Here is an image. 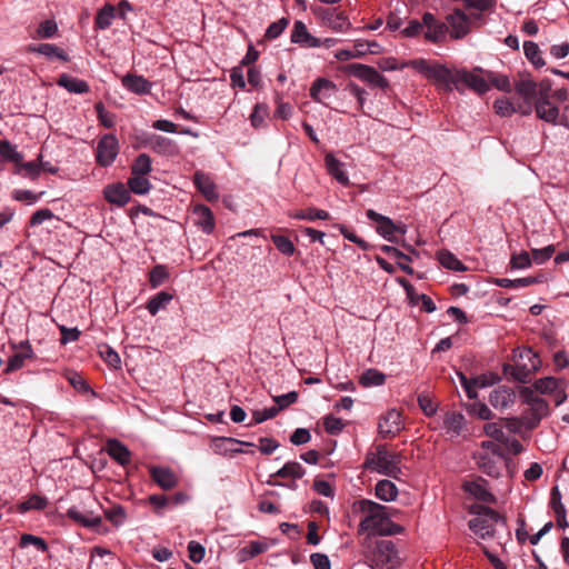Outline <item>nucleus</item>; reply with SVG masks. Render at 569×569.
Masks as SVG:
<instances>
[{"instance_id": "63", "label": "nucleus", "mask_w": 569, "mask_h": 569, "mask_svg": "<svg viewBox=\"0 0 569 569\" xmlns=\"http://www.w3.org/2000/svg\"><path fill=\"white\" fill-rule=\"evenodd\" d=\"M53 216V212L48 208L39 209L31 216L29 224L30 227L40 226L44 221L52 219Z\"/></svg>"}, {"instance_id": "49", "label": "nucleus", "mask_w": 569, "mask_h": 569, "mask_svg": "<svg viewBox=\"0 0 569 569\" xmlns=\"http://www.w3.org/2000/svg\"><path fill=\"white\" fill-rule=\"evenodd\" d=\"M99 353L101 358L112 368L117 369L121 365V359L117 351H114L110 346L102 345L99 347Z\"/></svg>"}, {"instance_id": "33", "label": "nucleus", "mask_w": 569, "mask_h": 569, "mask_svg": "<svg viewBox=\"0 0 569 569\" xmlns=\"http://www.w3.org/2000/svg\"><path fill=\"white\" fill-rule=\"evenodd\" d=\"M305 473L306 470L299 462L289 461L277 472L272 473L271 477L301 479Z\"/></svg>"}, {"instance_id": "2", "label": "nucleus", "mask_w": 569, "mask_h": 569, "mask_svg": "<svg viewBox=\"0 0 569 569\" xmlns=\"http://www.w3.org/2000/svg\"><path fill=\"white\" fill-rule=\"evenodd\" d=\"M359 505L360 509L366 513V517L359 525V531H368L370 535L383 536L387 521L390 518L387 512L388 508L371 500H361Z\"/></svg>"}, {"instance_id": "57", "label": "nucleus", "mask_w": 569, "mask_h": 569, "mask_svg": "<svg viewBox=\"0 0 569 569\" xmlns=\"http://www.w3.org/2000/svg\"><path fill=\"white\" fill-rule=\"evenodd\" d=\"M323 427L328 433L338 435L342 431L345 423L342 419L330 415L325 418Z\"/></svg>"}, {"instance_id": "55", "label": "nucleus", "mask_w": 569, "mask_h": 569, "mask_svg": "<svg viewBox=\"0 0 569 569\" xmlns=\"http://www.w3.org/2000/svg\"><path fill=\"white\" fill-rule=\"evenodd\" d=\"M278 413L279 412L277 411L274 406L270 408H264L262 410H254L252 412V423H250L249 426L262 423L269 419L274 418Z\"/></svg>"}, {"instance_id": "39", "label": "nucleus", "mask_w": 569, "mask_h": 569, "mask_svg": "<svg viewBox=\"0 0 569 569\" xmlns=\"http://www.w3.org/2000/svg\"><path fill=\"white\" fill-rule=\"evenodd\" d=\"M128 188L130 192L142 196L150 191L151 183L146 176L131 174L128 179Z\"/></svg>"}, {"instance_id": "29", "label": "nucleus", "mask_w": 569, "mask_h": 569, "mask_svg": "<svg viewBox=\"0 0 569 569\" xmlns=\"http://www.w3.org/2000/svg\"><path fill=\"white\" fill-rule=\"evenodd\" d=\"M30 52H37L47 57L48 59H59L62 61H68L69 56L67 52L53 43H40V44H30L28 47Z\"/></svg>"}, {"instance_id": "26", "label": "nucleus", "mask_w": 569, "mask_h": 569, "mask_svg": "<svg viewBox=\"0 0 569 569\" xmlns=\"http://www.w3.org/2000/svg\"><path fill=\"white\" fill-rule=\"evenodd\" d=\"M325 164L328 173L342 186H349V176L343 169V163L333 154L328 153L325 157Z\"/></svg>"}, {"instance_id": "58", "label": "nucleus", "mask_w": 569, "mask_h": 569, "mask_svg": "<svg viewBox=\"0 0 569 569\" xmlns=\"http://www.w3.org/2000/svg\"><path fill=\"white\" fill-rule=\"evenodd\" d=\"M268 549V545L262 541H250L246 547L242 548L241 552L247 558H253Z\"/></svg>"}, {"instance_id": "36", "label": "nucleus", "mask_w": 569, "mask_h": 569, "mask_svg": "<svg viewBox=\"0 0 569 569\" xmlns=\"http://www.w3.org/2000/svg\"><path fill=\"white\" fill-rule=\"evenodd\" d=\"M438 260L440 264L449 270L466 271L467 267L450 251L441 250L438 252Z\"/></svg>"}, {"instance_id": "61", "label": "nucleus", "mask_w": 569, "mask_h": 569, "mask_svg": "<svg viewBox=\"0 0 569 569\" xmlns=\"http://www.w3.org/2000/svg\"><path fill=\"white\" fill-rule=\"evenodd\" d=\"M59 330L61 333V338H60L61 345L74 342L80 338V335H81L80 330L77 327L68 328L66 326H59Z\"/></svg>"}, {"instance_id": "14", "label": "nucleus", "mask_w": 569, "mask_h": 569, "mask_svg": "<svg viewBox=\"0 0 569 569\" xmlns=\"http://www.w3.org/2000/svg\"><path fill=\"white\" fill-rule=\"evenodd\" d=\"M447 22L450 27V36L455 39H461L470 31V20L460 9H455L453 12L447 17Z\"/></svg>"}, {"instance_id": "53", "label": "nucleus", "mask_w": 569, "mask_h": 569, "mask_svg": "<svg viewBox=\"0 0 569 569\" xmlns=\"http://www.w3.org/2000/svg\"><path fill=\"white\" fill-rule=\"evenodd\" d=\"M273 400L276 402L274 408L278 412H280L281 410L288 408L290 405H293L298 401V392L290 391L284 395L276 396L273 397Z\"/></svg>"}, {"instance_id": "23", "label": "nucleus", "mask_w": 569, "mask_h": 569, "mask_svg": "<svg viewBox=\"0 0 569 569\" xmlns=\"http://www.w3.org/2000/svg\"><path fill=\"white\" fill-rule=\"evenodd\" d=\"M516 392L513 389L501 386L491 391L489 402L496 409H506L515 402Z\"/></svg>"}, {"instance_id": "54", "label": "nucleus", "mask_w": 569, "mask_h": 569, "mask_svg": "<svg viewBox=\"0 0 569 569\" xmlns=\"http://www.w3.org/2000/svg\"><path fill=\"white\" fill-rule=\"evenodd\" d=\"M485 433L500 442L507 441V437L500 422H488L485 425Z\"/></svg>"}, {"instance_id": "25", "label": "nucleus", "mask_w": 569, "mask_h": 569, "mask_svg": "<svg viewBox=\"0 0 569 569\" xmlns=\"http://www.w3.org/2000/svg\"><path fill=\"white\" fill-rule=\"evenodd\" d=\"M146 146L160 154H173L177 152L176 142L159 134H150L146 139Z\"/></svg>"}, {"instance_id": "3", "label": "nucleus", "mask_w": 569, "mask_h": 569, "mask_svg": "<svg viewBox=\"0 0 569 569\" xmlns=\"http://www.w3.org/2000/svg\"><path fill=\"white\" fill-rule=\"evenodd\" d=\"M400 456L387 450L385 446H377L375 451L366 456L365 467L381 475L396 478L400 473Z\"/></svg>"}, {"instance_id": "46", "label": "nucleus", "mask_w": 569, "mask_h": 569, "mask_svg": "<svg viewBox=\"0 0 569 569\" xmlns=\"http://www.w3.org/2000/svg\"><path fill=\"white\" fill-rule=\"evenodd\" d=\"M271 240L274 247L284 256H292L295 253V244L293 242L286 236L273 234L271 236Z\"/></svg>"}, {"instance_id": "31", "label": "nucleus", "mask_w": 569, "mask_h": 569, "mask_svg": "<svg viewBox=\"0 0 569 569\" xmlns=\"http://www.w3.org/2000/svg\"><path fill=\"white\" fill-rule=\"evenodd\" d=\"M376 555L378 559L386 565L393 566L398 560L397 548L390 540H382L378 542Z\"/></svg>"}, {"instance_id": "13", "label": "nucleus", "mask_w": 569, "mask_h": 569, "mask_svg": "<svg viewBox=\"0 0 569 569\" xmlns=\"http://www.w3.org/2000/svg\"><path fill=\"white\" fill-rule=\"evenodd\" d=\"M403 429L401 413L396 410H389L382 416L378 423V431L383 438H393Z\"/></svg>"}, {"instance_id": "62", "label": "nucleus", "mask_w": 569, "mask_h": 569, "mask_svg": "<svg viewBox=\"0 0 569 569\" xmlns=\"http://www.w3.org/2000/svg\"><path fill=\"white\" fill-rule=\"evenodd\" d=\"M58 31V26L54 20H44L40 23L37 32L40 38H52Z\"/></svg>"}, {"instance_id": "51", "label": "nucleus", "mask_w": 569, "mask_h": 569, "mask_svg": "<svg viewBox=\"0 0 569 569\" xmlns=\"http://www.w3.org/2000/svg\"><path fill=\"white\" fill-rule=\"evenodd\" d=\"M487 79L495 86L498 90L510 92L511 91V83L507 76L505 74H498L495 72H487Z\"/></svg>"}, {"instance_id": "41", "label": "nucleus", "mask_w": 569, "mask_h": 569, "mask_svg": "<svg viewBox=\"0 0 569 569\" xmlns=\"http://www.w3.org/2000/svg\"><path fill=\"white\" fill-rule=\"evenodd\" d=\"M291 218L298 219V220H309L313 221L316 219L319 220H328L330 218V214L328 211L317 208H308L307 210H299L292 214H290Z\"/></svg>"}, {"instance_id": "44", "label": "nucleus", "mask_w": 569, "mask_h": 569, "mask_svg": "<svg viewBox=\"0 0 569 569\" xmlns=\"http://www.w3.org/2000/svg\"><path fill=\"white\" fill-rule=\"evenodd\" d=\"M228 443H242L246 446H253L251 442L239 441L229 437H216L211 440V448L218 455H226L230 451Z\"/></svg>"}, {"instance_id": "18", "label": "nucleus", "mask_w": 569, "mask_h": 569, "mask_svg": "<svg viewBox=\"0 0 569 569\" xmlns=\"http://www.w3.org/2000/svg\"><path fill=\"white\" fill-rule=\"evenodd\" d=\"M151 479L163 490H170L178 485L177 475L168 467H150Z\"/></svg>"}, {"instance_id": "34", "label": "nucleus", "mask_w": 569, "mask_h": 569, "mask_svg": "<svg viewBox=\"0 0 569 569\" xmlns=\"http://www.w3.org/2000/svg\"><path fill=\"white\" fill-rule=\"evenodd\" d=\"M375 491L376 496L383 501H392L397 498L398 495L396 485L387 479L378 481Z\"/></svg>"}, {"instance_id": "59", "label": "nucleus", "mask_w": 569, "mask_h": 569, "mask_svg": "<svg viewBox=\"0 0 569 569\" xmlns=\"http://www.w3.org/2000/svg\"><path fill=\"white\" fill-rule=\"evenodd\" d=\"M493 108L496 113L501 117H509L516 112V107L508 99H497Z\"/></svg>"}, {"instance_id": "28", "label": "nucleus", "mask_w": 569, "mask_h": 569, "mask_svg": "<svg viewBox=\"0 0 569 569\" xmlns=\"http://www.w3.org/2000/svg\"><path fill=\"white\" fill-rule=\"evenodd\" d=\"M108 455L116 460L120 466H127L131 460V452L127 446L120 442L117 439H111L108 441L107 446Z\"/></svg>"}, {"instance_id": "9", "label": "nucleus", "mask_w": 569, "mask_h": 569, "mask_svg": "<svg viewBox=\"0 0 569 569\" xmlns=\"http://www.w3.org/2000/svg\"><path fill=\"white\" fill-rule=\"evenodd\" d=\"M478 468L489 477L497 478L506 463L503 453L496 451H480L475 456Z\"/></svg>"}, {"instance_id": "45", "label": "nucleus", "mask_w": 569, "mask_h": 569, "mask_svg": "<svg viewBox=\"0 0 569 569\" xmlns=\"http://www.w3.org/2000/svg\"><path fill=\"white\" fill-rule=\"evenodd\" d=\"M385 380L386 376L382 372L377 369H368L362 373L360 383L363 387H373L383 385Z\"/></svg>"}, {"instance_id": "42", "label": "nucleus", "mask_w": 569, "mask_h": 569, "mask_svg": "<svg viewBox=\"0 0 569 569\" xmlns=\"http://www.w3.org/2000/svg\"><path fill=\"white\" fill-rule=\"evenodd\" d=\"M523 51L526 58L536 67L541 68L546 64L541 51L536 42L525 41L523 42Z\"/></svg>"}, {"instance_id": "38", "label": "nucleus", "mask_w": 569, "mask_h": 569, "mask_svg": "<svg viewBox=\"0 0 569 569\" xmlns=\"http://www.w3.org/2000/svg\"><path fill=\"white\" fill-rule=\"evenodd\" d=\"M172 298L171 293L161 291L149 300L147 309L150 315L156 316L161 309H164L169 305Z\"/></svg>"}, {"instance_id": "8", "label": "nucleus", "mask_w": 569, "mask_h": 569, "mask_svg": "<svg viewBox=\"0 0 569 569\" xmlns=\"http://www.w3.org/2000/svg\"><path fill=\"white\" fill-rule=\"evenodd\" d=\"M369 220L376 222L377 232L389 242L397 241L396 233H405L406 229L401 226H397L389 217L378 213L373 209H369L366 212Z\"/></svg>"}, {"instance_id": "40", "label": "nucleus", "mask_w": 569, "mask_h": 569, "mask_svg": "<svg viewBox=\"0 0 569 569\" xmlns=\"http://www.w3.org/2000/svg\"><path fill=\"white\" fill-rule=\"evenodd\" d=\"M48 505V500L46 497H41L39 495H31L26 501H22L18 505V511L20 513H24L30 510H43Z\"/></svg>"}, {"instance_id": "50", "label": "nucleus", "mask_w": 569, "mask_h": 569, "mask_svg": "<svg viewBox=\"0 0 569 569\" xmlns=\"http://www.w3.org/2000/svg\"><path fill=\"white\" fill-rule=\"evenodd\" d=\"M30 545L34 546L41 552H46L48 550V545L44 539L30 533H23L20 538L19 546L21 548H27Z\"/></svg>"}, {"instance_id": "37", "label": "nucleus", "mask_w": 569, "mask_h": 569, "mask_svg": "<svg viewBox=\"0 0 569 569\" xmlns=\"http://www.w3.org/2000/svg\"><path fill=\"white\" fill-rule=\"evenodd\" d=\"M562 383V380L555 377H545L536 380L533 388L542 395H552Z\"/></svg>"}, {"instance_id": "16", "label": "nucleus", "mask_w": 569, "mask_h": 569, "mask_svg": "<svg viewBox=\"0 0 569 569\" xmlns=\"http://www.w3.org/2000/svg\"><path fill=\"white\" fill-rule=\"evenodd\" d=\"M193 183L198 191L208 201H217L219 199V192L217 186L209 174L203 171H196L193 176Z\"/></svg>"}, {"instance_id": "64", "label": "nucleus", "mask_w": 569, "mask_h": 569, "mask_svg": "<svg viewBox=\"0 0 569 569\" xmlns=\"http://www.w3.org/2000/svg\"><path fill=\"white\" fill-rule=\"evenodd\" d=\"M313 569H331V562L326 553L315 552L310 556Z\"/></svg>"}, {"instance_id": "48", "label": "nucleus", "mask_w": 569, "mask_h": 569, "mask_svg": "<svg viewBox=\"0 0 569 569\" xmlns=\"http://www.w3.org/2000/svg\"><path fill=\"white\" fill-rule=\"evenodd\" d=\"M104 516L112 525L119 527L124 522L127 512L121 505H116L112 508L104 510Z\"/></svg>"}, {"instance_id": "47", "label": "nucleus", "mask_w": 569, "mask_h": 569, "mask_svg": "<svg viewBox=\"0 0 569 569\" xmlns=\"http://www.w3.org/2000/svg\"><path fill=\"white\" fill-rule=\"evenodd\" d=\"M168 278L169 273L163 264H157L149 273V282L152 288L160 287Z\"/></svg>"}, {"instance_id": "19", "label": "nucleus", "mask_w": 569, "mask_h": 569, "mask_svg": "<svg viewBox=\"0 0 569 569\" xmlns=\"http://www.w3.org/2000/svg\"><path fill=\"white\" fill-rule=\"evenodd\" d=\"M67 517L84 528H97L102 522L100 515L91 510L80 511L74 506L67 510Z\"/></svg>"}, {"instance_id": "30", "label": "nucleus", "mask_w": 569, "mask_h": 569, "mask_svg": "<svg viewBox=\"0 0 569 569\" xmlns=\"http://www.w3.org/2000/svg\"><path fill=\"white\" fill-rule=\"evenodd\" d=\"M57 84L61 88H64L70 93H87L89 91V84L87 81L71 77L67 73H63L59 77Z\"/></svg>"}, {"instance_id": "11", "label": "nucleus", "mask_w": 569, "mask_h": 569, "mask_svg": "<svg viewBox=\"0 0 569 569\" xmlns=\"http://www.w3.org/2000/svg\"><path fill=\"white\" fill-rule=\"evenodd\" d=\"M119 152V142L113 134H104L100 138L97 146V162L101 167L110 166Z\"/></svg>"}, {"instance_id": "12", "label": "nucleus", "mask_w": 569, "mask_h": 569, "mask_svg": "<svg viewBox=\"0 0 569 569\" xmlns=\"http://www.w3.org/2000/svg\"><path fill=\"white\" fill-rule=\"evenodd\" d=\"M12 349H19V351L14 352L7 362V366L3 370L6 375H10L24 366L26 360L33 358L34 352L32 347L28 340L21 341L19 343H12Z\"/></svg>"}, {"instance_id": "10", "label": "nucleus", "mask_w": 569, "mask_h": 569, "mask_svg": "<svg viewBox=\"0 0 569 569\" xmlns=\"http://www.w3.org/2000/svg\"><path fill=\"white\" fill-rule=\"evenodd\" d=\"M313 13L330 29L342 32L351 27L348 17L336 8H315Z\"/></svg>"}, {"instance_id": "22", "label": "nucleus", "mask_w": 569, "mask_h": 569, "mask_svg": "<svg viewBox=\"0 0 569 569\" xmlns=\"http://www.w3.org/2000/svg\"><path fill=\"white\" fill-rule=\"evenodd\" d=\"M535 111L539 119L557 124L559 118V109L550 99L537 98L535 101Z\"/></svg>"}, {"instance_id": "60", "label": "nucleus", "mask_w": 569, "mask_h": 569, "mask_svg": "<svg viewBox=\"0 0 569 569\" xmlns=\"http://www.w3.org/2000/svg\"><path fill=\"white\" fill-rule=\"evenodd\" d=\"M289 21L286 18H281L278 21L272 22L266 30V37L268 39L278 38L287 28Z\"/></svg>"}, {"instance_id": "4", "label": "nucleus", "mask_w": 569, "mask_h": 569, "mask_svg": "<svg viewBox=\"0 0 569 569\" xmlns=\"http://www.w3.org/2000/svg\"><path fill=\"white\" fill-rule=\"evenodd\" d=\"M519 397L522 403L529 406V409L522 415V420L525 427L532 430L538 427L543 417L548 416L549 405L545 399L538 397L529 387H521Z\"/></svg>"}, {"instance_id": "7", "label": "nucleus", "mask_w": 569, "mask_h": 569, "mask_svg": "<svg viewBox=\"0 0 569 569\" xmlns=\"http://www.w3.org/2000/svg\"><path fill=\"white\" fill-rule=\"evenodd\" d=\"M345 72L348 74L356 77L368 84L379 87L381 89H387L389 87V81L387 78L381 76L373 67L362 64V63H350L345 67Z\"/></svg>"}, {"instance_id": "35", "label": "nucleus", "mask_w": 569, "mask_h": 569, "mask_svg": "<svg viewBox=\"0 0 569 569\" xmlns=\"http://www.w3.org/2000/svg\"><path fill=\"white\" fill-rule=\"evenodd\" d=\"M114 7L110 3H106L101 9H99L94 24L99 30L108 29L114 19Z\"/></svg>"}, {"instance_id": "56", "label": "nucleus", "mask_w": 569, "mask_h": 569, "mask_svg": "<svg viewBox=\"0 0 569 569\" xmlns=\"http://www.w3.org/2000/svg\"><path fill=\"white\" fill-rule=\"evenodd\" d=\"M188 552L190 560L194 563H199L204 558L206 549L201 543L191 540L188 543Z\"/></svg>"}, {"instance_id": "52", "label": "nucleus", "mask_w": 569, "mask_h": 569, "mask_svg": "<svg viewBox=\"0 0 569 569\" xmlns=\"http://www.w3.org/2000/svg\"><path fill=\"white\" fill-rule=\"evenodd\" d=\"M467 410L482 420H490L492 418V412L490 408L486 403L480 401H475L470 403L467 407Z\"/></svg>"}, {"instance_id": "21", "label": "nucleus", "mask_w": 569, "mask_h": 569, "mask_svg": "<svg viewBox=\"0 0 569 569\" xmlns=\"http://www.w3.org/2000/svg\"><path fill=\"white\" fill-rule=\"evenodd\" d=\"M337 91L335 82L327 78H318L310 87V97L322 103L326 99L330 98Z\"/></svg>"}, {"instance_id": "43", "label": "nucleus", "mask_w": 569, "mask_h": 569, "mask_svg": "<svg viewBox=\"0 0 569 569\" xmlns=\"http://www.w3.org/2000/svg\"><path fill=\"white\" fill-rule=\"evenodd\" d=\"M151 163V158L147 153L139 154L131 166V174L147 177L152 170Z\"/></svg>"}, {"instance_id": "17", "label": "nucleus", "mask_w": 569, "mask_h": 569, "mask_svg": "<svg viewBox=\"0 0 569 569\" xmlns=\"http://www.w3.org/2000/svg\"><path fill=\"white\" fill-rule=\"evenodd\" d=\"M103 197L109 203L118 207L126 206L131 199L129 189L122 182L106 186Z\"/></svg>"}, {"instance_id": "32", "label": "nucleus", "mask_w": 569, "mask_h": 569, "mask_svg": "<svg viewBox=\"0 0 569 569\" xmlns=\"http://www.w3.org/2000/svg\"><path fill=\"white\" fill-rule=\"evenodd\" d=\"M515 90L526 101H536L538 94V84L529 78H525L516 82Z\"/></svg>"}, {"instance_id": "15", "label": "nucleus", "mask_w": 569, "mask_h": 569, "mask_svg": "<svg viewBox=\"0 0 569 569\" xmlns=\"http://www.w3.org/2000/svg\"><path fill=\"white\" fill-rule=\"evenodd\" d=\"M193 222L202 232L211 234L214 230V216L209 207L197 204L192 210Z\"/></svg>"}, {"instance_id": "20", "label": "nucleus", "mask_w": 569, "mask_h": 569, "mask_svg": "<svg viewBox=\"0 0 569 569\" xmlns=\"http://www.w3.org/2000/svg\"><path fill=\"white\" fill-rule=\"evenodd\" d=\"M291 42L302 48H319V38L312 36L302 21H296L291 31Z\"/></svg>"}, {"instance_id": "1", "label": "nucleus", "mask_w": 569, "mask_h": 569, "mask_svg": "<svg viewBox=\"0 0 569 569\" xmlns=\"http://www.w3.org/2000/svg\"><path fill=\"white\" fill-rule=\"evenodd\" d=\"M403 66H410L426 79L432 81L438 88L450 92L456 89L459 69H450L445 64L429 63L426 59L407 61Z\"/></svg>"}, {"instance_id": "27", "label": "nucleus", "mask_w": 569, "mask_h": 569, "mask_svg": "<svg viewBox=\"0 0 569 569\" xmlns=\"http://www.w3.org/2000/svg\"><path fill=\"white\" fill-rule=\"evenodd\" d=\"M465 427V417L457 411H448L443 418V428L450 438L461 436Z\"/></svg>"}, {"instance_id": "24", "label": "nucleus", "mask_w": 569, "mask_h": 569, "mask_svg": "<svg viewBox=\"0 0 569 569\" xmlns=\"http://www.w3.org/2000/svg\"><path fill=\"white\" fill-rule=\"evenodd\" d=\"M121 82L127 90L136 94H148L152 89V83L144 77L138 74L127 73L123 76Z\"/></svg>"}, {"instance_id": "6", "label": "nucleus", "mask_w": 569, "mask_h": 569, "mask_svg": "<svg viewBox=\"0 0 569 569\" xmlns=\"http://www.w3.org/2000/svg\"><path fill=\"white\" fill-rule=\"evenodd\" d=\"M480 72H482L481 68H475L472 71L459 69L456 90L461 91L463 88H469L479 94L488 92L490 87L487 79L479 74Z\"/></svg>"}, {"instance_id": "5", "label": "nucleus", "mask_w": 569, "mask_h": 569, "mask_svg": "<svg viewBox=\"0 0 569 569\" xmlns=\"http://www.w3.org/2000/svg\"><path fill=\"white\" fill-rule=\"evenodd\" d=\"M503 520L499 512L491 508H485L483 517H476L469 520V529L481 539L493 537V523Z\"/></svg>"}]
</instances>
